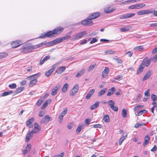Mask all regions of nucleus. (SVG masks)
<instances>
[{
    "label": "nucleus",
    "mask_w": 157,
    "mask_h": 157,
    "mask_svg": "<svg viewBox=\"0 0 157 157\" xmlns=\"http://www.w3.org/2000/svg\"><path fill=\"white\" fill-rule=\"evenodd\" d=\"M35 48V46L31 43H28L23 45L20 49L21 52L25 53L31 52L32 50Z\"/></svg>",
    "instance_id": "obj_1"
},
{
    "label": "nucleus",
    "mask_w": 157,
    "mask_h": 157,
    "mask_svg": "<svg viewBox=\"0 0 157 157\" xmlns=\"http://www.w3.org/2000/svg\"><path fill=\"white\" fill-rule=\"evenodd\" d=\"M56 36L54 35L53 30L48 31L47 32L43 33L41 34V35L39 37L40 38H44L46 37L51 38L55 37Z\"/></svg>",
    "instance_id": "obj_2"
},
{
    "label": "nucleus",
    "mask_w": 157,
    "mask_h": 157,
    "mask_svg": "<svg viewBox=\"0 0 157 157\" xmlns=\"http://www.w3.org/2000/svg\"><path fill=\"white\" fill-rule=\"evenodd\" d=\"M86 33L87 32L86 31H84L76 34L73 36V40H75L80 38Z\"/></svg>",
    "instance_id": "obj_3"
},
{
    "label": "nucleus",
    "mask_w": 157,
    "mask_h": 157,
    "mask_svg": "<svg viewBox=\"0 0 157 157\" xmlns=\"http://www.w3.org/2000/svg\"><path fill=\"white\" fill-rule=\"evenodd\" d=\"M79 89V86L78 84H76L70 92V96H73L78 92Z\"/></svg>",
    "instance_id": "obj_4"
},
{
    "label": "nucleus",
    "mask_w": 157,
    "mask_h": 157,
    "mask_svg": "<svg viewBox=\"0 0 157 157\" xmlns=\"http://www.w3.org/2000/svg\"><path fill=\"white\" fill-rule=\"evenodd\" d=\"M100 15L99 12H95L91 13L87 18V20H90L91 21V20L95 19L98 17Z\"/></svg>",
    "instance_id": "obj_5"
},
{
    "label": "nucleus",
    "mask_w": 157,
    "mask_h": 157,
    "mask_svg": "<svg viewBox=\"0 0 157 157\" xmlns=\"http://www.w3.org/2000/svg\"><path fill=\"white\" fill-rule=\"evenodd\" d=\"M114 101L112 100H109L108 103V105H109L111 109L115 111H117L118 109V108L117 106L114 105Z\"/></svg>",
    "instance_id": "obj_6"
},
{
    "label": "nucleus",
    "mask_w": 157,
    "mask_h": 157,
    "mask_svg": "<svg viewBox=\"0 0 157 157\" xmlns=\"http://www.w3.org/2000/svg\"><path fill=\"white\" fill-rule=\"evenodd\" d=\"M63 30V28L60 26L58 27L53 30L54 35L59 34Z\"/></svg>",
    "instance_id": "obj_7"
},
{
    "label": "nucleus",
    "mask_w": 157,
    "mask_h": 157,
    "mask_svg": "<svg viewBox=\"0 0 157 157\" xmlns=\"http://www.w3.org/2000/svg\"><path fill=\"white\" fill-rule=\"evenodd\" d=\"M82 24L84 26L92 25L93 24L92 21L90 20H87V18L82 21Z\"/></svg>",
    "instance_id": "obj_8"
},
{
    "label": "nucleus",
    "mask_w": 157,
    "mask_h": 157,
    "mask_svg": "<svg viewBox=\"0 0 157 157\" xmlns=\"http://www.w3.org/2000/svg\"><path fill=\"white\" fill-rule=\"evenodd\" d=\"M22 44V42L21 41H13L11 44V45L12 48H16Z\"/></svg>",
    "instance_id": "obj_9"
},
{
    "label": "nucleus",
    "mask_w": 157,
    "mask_h": 157,
    "mask_svg": "<svg viewBox=\"0 0 157 157\" xmlns=\"http://www.w3.org/2000/svg\"><path fill=\"white\" fill-rule=\"evenodd\" d=\"M152 12L150 11V9L148 10H141L137 12V14L139 15H144L147 14L151 13Z\"/></svg>",
    "instance_id": "obj_10"
},
{
    "label": "nucleus",
    "mask_w": 157,
    "mask_h": 157,
    "mask_svg": "<svg viewBox=\"0 0 157 157\" xmlns=\"http://www.w3.org/2000/svg\"><path fill=\"white\" fill-rule=\"evenodd\" d=\"M144 63H141L138 69L137 70V74H139L142 72L144 70V68L145 67Z\"/></svg>",
    "instance_id": "obj_11"
},
{
    "label": "nucleus",
    "mask_w": 157,
    "mask_h": 157,
    "mask_svg": "<svg viewBox=\"0 0 157 157\" xmlns=\"http://www.w3.org/2000/svg\"><path fill=\"white\" fill-rule=\"evenodd\" d=\"M151 59H148L147 58V57H145L144 58L142 63L144 62V64L145 66H146V67H147L150 64Z\"/></svg>",
    "instance_id": "obj_12"
},
{
    "label": "nucleus",
    "mask_w": 157,
    "mask_h": 157,
    "mask_svg": "<svg viewBox=\"0 0 157 157\" xmlns=\"http://www.w3.org/2000/svg\"><path fill=\"white\" fill-rule=\"evenodd\" d=\"M66 69V67L64 66L58 67L56 71V72L58 74H61Z\"/></svg>",
    "instance_id": "obj_13"
},
{
    "label": "nucleus",
    "mask_w": 157,
    "mask_h": 157,
    "mask_svg": "<svg viewBox=\"0 0 157 157\" xmlns=\"http://www.w3.org/2000/svg\"><path fill=\"white\" fill-rule=\"evenodd\" d=\"M38 77L34 78L32 79L29 82V86L30 87H32L34 85L36 84L38 80L37 78Z\"/></svg>",
    "instance_id": "obj_14"
},
{
    "label": "nucleus",
    "mask_w": 157,
    "mask_h": 157,
    "mask_svg": "<svg viewBox=\"0 0 157 157\" xmlns=\"http://www.w3.org/2000/svg\"><path fill=\"white\" fill-rule=\"evenodd\" d=\"M152 72V71H151L149 70L148 71H147L144 77L142 78V81H144L148 79L149 78L150 75H151V74Z\"/></svg>",
    "instance_id": "obj_15"
},
{
    "label": "nucleus",
    "mask_w": 157,
    "mask_h": 157,
    "mask_svg": "<svg viewBox=\"0 0 157 157\" xmlns=\"http://www.w3.org/2000/svg\"><path fill=\"white\" fill-rule=\"evenodd\" d=\"M71 33H72V32L70 31L69 32H68L67 33L66 36H64L60 38V39H62V42L63 40H66L70 39L71 38V36L70 35L71 34Z\"/></svg>",
    "instance_id": "obj_16"
},
{
    "label": "nucleus",
    "mask_w": 157,
    "mask_h": 157,
    "mask_svg": "<svg viewBox=\"0 0 157 157\" xmlns=\"http://www.w3.org/2000/svg\"><path fill=\"white\" fill-rule=\"evenodd\" d=\"M59 88L60 86H59L54 87L52 90L51 94L53 96L56 95L57 94V91L59 90Z\"/></svg>",
    "instance_id": "obj_17"
},
{
    "label": "nucleus",
    "mask_w": 157,
    "mask_h": 157,
    "mask_svg": "<svg viewBox=\"0 0 157 157\" xmlns=\"http://www.w3.org/2000/svg\"><path fill=\"white\" fill-rule=\"evenodd\" d=\"M50 42L52 46L57 44L61 42L62 39H60V38H58L53 40L50 41Z\"/></svg>",
    "instance_id": "obj_18"
},
{
    "label": "nucleus",
    "mask_w": 157,
    "mask_h": 157,
    "mask_svg": "<svg viewBox=\"0 0 157 157\" xmlns=\"http://www.w3.org/2000/svg\"><path fill=\"white\" fill-rule=\"evenodd\" d=\"M95 92V90L93 89L90 90L86 94V99H89L93 95Z\"/></svg>",
    "instance_id": "obj_19"
},
{
    "label": "nucleus",
    "mask_w": 157,
    "mask_h": 157,
    "mask_svg": "<svg viewBox=\"0 0 157 157\" xmlns=\"http://www.w3.org/2000/svg\"><path fill=\"white\" fill-rule=\"evenodd\" d=\"M109 71V68L107 67H105V69L102 72V77L104 78L105 76H107Z\"/></svg>",
    "instance_id": "obj_20"
},
{
    "label": "nucleus",
    "mask_w": 157,
    "mask_h": 157,
    "mask_svg": "<svg viewBox=\"0 0 157 157\" xmlns=\"http://www.w3.org/2000/svg\"><path fill=\"white\" fill-rule=\"evenodd\" d=\"M40 73H38L37 74L29 76L27 77L26 78L28 80L31 81L32 79L34 78H36V77H38L40 75Z\"/></svg>",
    "instance_id": "obj_21"
},
{
    "label": "nucleus",
    "mask_w": 157,
    "mask_h": 157,
    "mask_svg": "<svg viewBox=\"0 0 157 157\" xmlns=\"http://www.w3.org/2000/svg\"><path fill=\"white\" fill-rule=\"evenodd\" d=\"M54 68V67H53V66L51 67V68L45 72V75L47 77H49L50 75H51L52 73L54 70L55 69Z\"/></svg>",
    "instance_id": "obj_22"
},
{
    "label": "nucleus",
    "mask_w": 157,
    "mask_h": 157,
    "mask_svg": "<svg viewBox=\"0 0 157 157\" xmlns=\"http://www.w3.org/2000/svg\"><path fill=\"white\" fill-rule=\"evenodd\" d=\"M99 103L100 102L99 101H97L94 104L90 107V109L91 110H93L98 107L99 106Z\"/></svg>",
    "instance_id": "obj_23"
},
{
    "label": "nucleus",
    "mask_w": 157,
    "mask_h": 157,
    "mask_svg": "<svg viewBox=\"0 0 157 157\" xmlns=\"http://www.w3.org/2000/svg\"><path fill=\"white\" fill-rule=\"evenodd\" d=\"M67 109L66 108L64 109V110L61 112V114L59 116V118L60 119L62 120L63 117L65 114L67 113Z\"/></svg>",
    "instance_id": "obj_24"
},
{
    "label": "nucleus",
    "mask_w": 157,
    "mask_h": 157,
    "mask_svg": "<svg viewBox=\"0 0 157 157\" xmlns=\"http://www.w3.org/2000/svg\"><path fill=\"white\" fill-rule=\"evenodd\" d=\"M50 118L48 115H46L40 121L41 123H44L45 121L48 122L50 120Z\"/></svg>",
    "instance_id": "obj_25"
},
{
    "label": "nucleus",
    "mask_w": 157,
    "mask_h": 157,
    "mask_svg": "<svg viewBox=\"0 0 157 157\" xmlns=\"http://www.w3.org/2000/svg\"><path fill=\"white\" fill-rule=\"evenodd\" d=\"M131 27L129 26H125L121 28L120 29V31L121 32H126L131 30Z\"/></svg>",
    "instance_id": "obj_26"
},
{
    "label": "nucleus",
    "mask_w": 157,
    "mask_h": 157,
    "mask_svg": "<svg viewBox=\"0 0 157 157\" xmlns=\"http://www.w3.org/2000/svg\"><path fill=\"white\" fill-rule=\"evenodd\" d=\"M33 136V132H29L27 135L25 140L26 142H28L29 140H30L32 137Z\"/></svg>",
    "instance_id": "obj_27"
},
{
    "label": "nucleus",
    "mask_w": 157,
    "mask_h": 157,
    "mask_svg": "<svg viewBox=\"0 0 157 157\" xmlns=\"http://www.w3.org/2000/svg\"><path fill=\"white\" fill-rule=\"evenodd\" d=\"M115 89L114 87H112L111 89L108 90V92L107 94L108 96H110L113 94L114 92L115 91Z\"/></svg>",
    "instance_id": "obj_28"
},
{
    "label": "nucleus",
    "mask_w": 157,
    "mask_h": 157,
    "mask_svg": "<svg viewBox=\"0 0 157 157\" xmlns=\"http://www.w3.org/2000/svg\"><path fill=\"white\" fill-rule=\"evenodd\" d=\"M115 10L114 8H111L110 7H109L105 8L104 10V11L106 13H109L112 12Z\"/></svg>",
    "instance_id": "obj_29"
},
{
    "label": "nucleus",
    "mask_w": 157,
    "mask_h": 157,
    "mask_svg": "<svg viewBox=\"0 0 157 157\" xmlns=\"http://www.w3.org/2000/svg\"><path fill=\"white\" fill-rule=\"evenodd\" d=\"M149 137L148 136H146L144 139V146H145L149 141Z\"/></svg>",
    "instance_id": "obj_30"
},
{
    "label": "nucleus",
    "mask_w": 157,
    "mask_h": 157,
    "mask_svg": "<svg viewBox=\"0 0 157 157\" xmlns=\"http://www.w3.org/2000/svg\"><path fill=\"white\" fill-rule=\"evenodd\" d=\"M68 84L66 83L63 86L62 90V93H65L67 90V88L68 87Z\"/></svg>",
    "instance_id": "obj_31"
},
{
    "label": "nucleus",
    "mask_w": 157,
    "mask_h": 157,
    "mask_svg": "<svg viewBox=\"0 0 157 157\" xmlns=\"http://www.w3.org/2000/svg\"><path fill=\"white\" fill-rule=\"evenodd\" d=\"M13 93V91L12 90H10L7 92H5L1 94V96L2 97L6 96L9 94H11Z\"/></svg>",
    "instance_id": "obj_32"
},
{
    "label": "nucleus",
    "mask_w": 157,
    "mask_h": 157,
    "mask_svg": "<svg viewBox=\"0 0 157 157\" xmlns=\"http://www.w3.org/2000/svg\"><path fill=\"white\" fill-rule=\"evenodd\" d=\"M24 87L23 86L17 88L16 89L14 92L15 94H18L21 92L24 89Z\"/></svg>",
    "instance_id": "obj_33"
},
{
    "label": "nucleus",
    "mask_w": 157,
    "mask_h": 157,
    "mask_svg": "<svg viewBox=\"0 0 157 157\" xmlns=\"http://www.w3.org/2000/svg\"><path fill=\"white\" fill-rule=\"evenodd\" d=\"M144 49V47L142 46H138L134 48V49L136 51L139 52L141 51Z\"/></svg>",
    "instance_id": "obj_34"
},
{
    "label": "nucleus",
    "mask_w": 157,
    "mask_h": 157,
    "mask_svg": "<svg viewBox=\"0 0 157 157\" xmlns=\"http://www.w3.org/2000/svg\"><path fill=\"white\" fill-rule=\"evenodd\" d=\"M85 70L84 69H82L77 73L76 75V77H77L81 76L84 72Z\"/></svg>",
    "instance_id": "obj_35"
},
{
    "label": "nucleus",
    "mask_w": 157,
    "mask_h": 157,
    "mask_svg": "<svg viewBox=\"0 0 157 157\" xmlns=\"http://www.w3.org/2000/svg\"><path fill=\"white\" fill-rule=\"evenodd\" d=\"M107 91L106 89H104L101 90L98 93V96H101L104 95Z\"/></svg>",
    "instance_id": "obj_36"
},
{
    "label": "nucleus",
    "mask_w": 157,
    "mask_h": 157,
    "mask_svg": "<svg viewBox=\"0 0 157 157\" xmlns=\"http://www.w3.org/2000/svg\"><path fill=\"white\" fill-rule=\"evenodd\" d=\"M34 118H32L29 119L26 122V125L28 126L30 125V124L34 121Z\"/></svg>",
    "instance_id": "obj_37"
},
{
    "label": "nucleus",
    "mask_w": 157,
    "mask_h": 157,
    "mask_svg": "<svg viewBox=\"0 0 157 157\" xmlns=\"http://www.w3.org/2000/svg\"><path fill=\"white\" fill-rule=\"evenodd\" d=\"M127 137V135L124 136H122L121 137L119 140V144L120 145H121L123 142V141Z\"/></svg>",
    "instance_id": "obj_38"
},
{
    "label": "nucleus",
    "mask_w": 157,
    "mask_h": 157,
    "mask_svg": "<svg viewBox=\"0 0 157 157\" xmlns=\"http://www.w3.org/2000/svg\"><path fill=\"white\" fill-rule=\"evenodd\" d=\"M103 120L105 122L108 123L109 121V118L107 115H105L103 117Z\"/></svg>",
    "instance_id": "obj_39"
},
{
    "label": "nucleus",
    "mask_w": 157,
    "mask_h": 157,
    "mask_svg": "<svg viewBox=\"0 0 157 157\" xmlns=\"http://www.w3.org/2000/svg\"><path fill=\"white\" fill-rule=\"evenodd\" d=\"M46 42V41H44L41 42V43L36 45V46H35V48H39L45 45Z\"/></svg>",
    "instance_id": "obj_40"
},
{
    "label": "nucleus",
    "mask_w": 157,
    "mask_h": 157,
    "mask_svg": "<svg viewBox=\"0 0 157 157\" xmlns=\"http://www.w3.org/2000/svg\"><path fill=\"white\" fill-rule=\"evenodd\" d=\"M43 99V98H40L38 99L36 103V105L37 106H40L41 104L44 100Z\"/></svg>",
    "instance_id": "obj_41"
},
{
    "label": "nucleus",
    "mask_w": 157,
    "mask_h": 157,
    "mask_svg": "<svg viewBox=\"0 0 157 157\" xmlns=\"http://www.w3.org/2000/svg\"><path fill=\"white\" fill-rule=\"evenodd\" d=\"M121 114L122 116L124 117L125 118L127 117V111L125 109H123L122 110Z\"/></svg>",
    "instance_id": "obj_42"
},
{
    "label": "nucleus",
    "mask_w": 157,
    "mask_h": 157,
    "mask_svg": "<svg viewBox=\"0 0 157 157\" xmlns=\"http://www.w3.org/2000/svg\"><path fill=\"white\" fill-rule=\"evenodd\" d=\"M123 78V75H122L121 74L117 75L116 77L114 78V80H117L119 81L121 80Z\"/></svg>",
    "instance_id": "obj_43"
},
{
    "label": "nucleus",
    "mask_w": 157,
    "mask_h": 157,
    "mask_svg": "<svg viewBox=\"0 0 157 157\" xmlns=\"http://www.w3.org/2000/svg\"><path fill=\"white\" fill-rule=\"evenodd\" d=\"M8 54L6 53H0V59L4 58L6 57Z\"/></svg>",
    "instance_id": "obj_44"
},
{
    "label": "nucleus",
    "mask_w": 157,
    "mask_h": 157,
    "mask_svg": "<svg viewBox=\"0 0 157 157\" xmlns=\"http://www.w3.org/2000/svg\"><path fill=\"white\" fill-rule=\"evenodd\" d=\"M41 128H34L33 130L31 132H33V133H36L38 132L40 130Z\"/></svg>",
    "instance_id": "obj_45"
},
{
    "label": "nucleus",
    "mask_w": 157,
    "mask_h": 157,
    "mask_svg": "<svg viewBox=\"0 0 157 157\" xmlns=\"http://www.w3.org/2000/svg\"><path fill=\"white\" fill-rule=\"evenodd\" d=\"M137 9H140L146 6V4H143V3H139L137 4Z\"/></svg>",
    "instance_id": "obj_46"
},
{
    "label": "nucleus",
    "mask_w": 157,
    "mask_h": 157,
    "mask_svg": "<svg viewBox=\"0 0 157 157\" xmlns=\"http://www.w3.org/2000/svg\"><path fill=\"white\" fill-rule=\"evenodd\" d=\"M137 8V4L132 5L128 7L129 9H138Z\"/></svg>",
    "instance_id": "obj_47"
},
{
    "label": "nucleus",
    "mask_w": 157,
    "mask_h": 157,
    "mask_svg": "<svg viewBox=\"0 0 157 157\" xmlns=\"http://www.w3.org/2000/svg\"><path fill=\"white\" fill-rule=\"evenodd\" d=\"M113 52H114L112 51L111 50H108L105 51V54L106 55L111 54H113Z\"/></svg>",
    "instance_id": "obj_48"
},
{
    "label": "nucleus",
    "mask_w": 157,
    "mask_h": 157,
    "mask_svg": "<svg viewBox=\"0 0 157 157\" xmlns=\"http://www.w3.org/2000/svg\"><path fill=\"white\" fill-rule=\"evenodd\" d=\"M144 107V106L142 105H138L136 106H135L134 108V111H136L139 108L141 107Z\"/></svg>",
    "instance_id": "obj_49"
},
{
    "label": "nucleus",
    "mask_w": 157,
    "mask_h": 157,
    "mask_svg": "<svg viewBox=\"0 0 157 157\" xmlns=\"http://www.w3.org/2000/svg\"><path fill=\"white\" fill-rule=\"evenodd\" d=\"M135 15V13H129L128 14H127L125 15V16H126V18H128L130 17H131L133 16H134Z\"/></svg>",
    "instance_id": "obj_50"
},
{
    "label": "nucleus",
    "mask_w": 157,
    "mask_h": 157,
    "mask_svg": "<svg viewBox=\"0 0 157 157\" xmlns=\"http://www.w3.org/2000/svg\"><path fill=\"white\" fill-rule=\"evenodd\" d=\"M31 148V145L30 144H28L25 147V149L29 151H30Z\"/></svg>",
    "instance_id": "obj_51"
},
{
    "label": "nucleus",
    "mask_w": 157,
    "mask_h": 157,
    "mask_svg": "<svg viewBox=\"0 0 157 157\" xmlns=\"http://www.w3.org/2000/svg\"><path fill=\"white\" fill-rule=\"evenodd\" d=\"M151 98L153 101H155L157 100V96L155 95L152 94L151 95Z\"/></svg>",
    "instance_id": "obj_52"
},
{
    "label": "nucleus",
    "mask_w": 157,
    "mask_h": 157,
    "mask_svg": "<svg viewBox=\"0 0 157 157\" xmlns=\"http://www.w3.org/2000/svg\"><path fill=\"white\" fill-rule=\"evenodd\" d=\"M82 128V126L81 125H79L77 128L76 130V132L77 133H79L81 130Z\"/></svg>",
    "instance_id": "obj_53"
},
{
    "label": "nucleus",
    "mask_w": 157,
    "mask_h": 157,
    "mask_svg": "<svg viewBox=\"0 0 157 157\" xmlns=\"http://www.w3.org/2000/svg\"><path fill=\"white\" fill-rule=\"evenodd\" d=\"M16 84L15 83H13L9 85V87L11 89H14L16 87Z\"/></svg>",
    "instance_id": "obj_54"
},
{
    "label": "nucleus",
    "mask_w": 157,
    "mask_h": 157,
    "mask_svg": "<svg viewBox=\"0 0 157 157\" xmlns=\"http://www.w3.org/2000/svg\"><path fill=\"white\" fill-rule=\"evenodd\" d=\"M96 65V63H94L93 65L90 66L88 69L89 71H90L92 70L94 67H95Z\"/></svg>",
    "instance_id": "obj_55"
},
{
    "label": "nucleus",
    "mask_w": 157,
    "mask_h": 157,
    "mask_svg": "<svg viewBox=\"0 0 157 157\" xmlns=\"http://www.w3.org/2000/svg\"><path fill=\"white\" fill-rule=\"evenodd\" d=\"M144 125H145L144 124L136 123L134 127L136 128H138L139 127H141Z\"/></svg>",
    "instance_id": "obj_56"
},
{
    "label": "nucleus",
    "mask_w": 157,
    "mask_h": 157,
    "mask_svg": "<svg viewBox=\"0 0 157 157\" xmlns=\"http://www.w3.org/2000/svg\"><path fill=\"white\" fill-rule=\"evenodd\" d=\"M150 11L152 12L151 13H153V15L154 16H157V10L155 11L154 9H150Z\"/></svg>",
    "instance_id": "obj_57"
},
{
    "label": "nucleus",
    "mask_w": 157,
    "mask_h": 157,
    "mask_svg": "<svg viewBox=\"0 0 157 157\" xmlns=\"http://www.w3.org/2000/svg\"><path fill=\"white\" fill-rule=\"evenodd\" d=\"M114 59L116 61L117 63H122L123 61L122 60L117 58H114Z\"/></svg>",
    "instance_id": "obj_58"
},
{
    "label": "nucleus",
    "mask_w": 157,
    "mask_h": 157,
    "mask_svg": "<svg viewBox=\"0 0 157 157\" xmlns=\"http://www.w3.org/2000/svg\"><path fill=\"white\" fill-rule=\"evenodd\" d=\"M98 41V40L95 37L93 38L92 40L90 42V44H92Z\"/></svg>",
    "instance_id": "obj_59"
},
{
    "label": "nucleus",
    "mask_w": 157,
    "mask_h": 157,
    "mask_svg": "<svg viewBox=\"0 0 157 157\" xmlns=\"http://www.w3.org/2000/svg\"><path fill=\"white\" fill-rule=\"evenodd\" d=\"M102 126L100 124H96L94 125L93 128H101Z\"/></svg>",
    "instance_id": "obj_60"
},
{
    "label": "nucleus",
    "mask_w": 157,
    "mask_h": 157,
    "mask_svg": "<svg viewBox=\"0 0 157 157\" xmlns=\"http://www.w3.org/2000/svg\"><path fill=\"white\" fill-rule=\"evenodd\" d=\"M61 62L62 61H61L54 64L53 65H52V67L53 66V67H54V69H55L56 66L59 65L61 63Z\"/></svg>",
    "instance_id": "obj_61"
},
{
    "label": "nucleus",
    "mask_w": 157,
    "mask_h": 157,
    "mask_svg": "<svg viewBox=\"0 0 157 157\" xmlns=\"http://www.w3.org/2000/svg\"><path fill=\"white\" fill-rule=\"evenodd\" d=\"M125 54L127 55L129 57H130L132 55L133 53L132 52L129 51L126 52Z\"/></svg>",
    "instance_id": "obj_62"
},
{
    "label": "nucleus",
    "mask_w": 157,
    "mask_h": 157,
    "mask_svg": "<svg viewBox=\"0 0 157 157\" xmlns=\"http://www.w3.org/2000/svg\"><path fill=\"white\" fill-rule=\"evenodd\" d=\"M150 90L149 89L147 90L146 91L144 92V95L145 96H149L150 95V94L149 93Z\"/></svg>",
    "instance_id": "obj_63"
},
{
    "label": "nucleus",
    "mask_w": 157,
    "mask_h": 157,
    "mask_svg": "<svg viewBox=\"0 0 157 157\" xmlns=\"http://www.w3.org/2000/svg\"><path fill=\"white\" fill-rule=\"evenodd\" d=\"M150 27L157 28V23H152L150 24Z\"/></svg>",
    "instance_id": "obj_64"
}]
</instances>
